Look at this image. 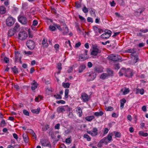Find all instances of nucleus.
Returning a JSON list of instances; mask_svg holds the SVG:
<instances>
[{
  "label": "nucleus",
  "instance_id": "obj_44",
  "mask_svg": "<svg viewBox=\"0 0 148 148\" xmlns=\"http://www.w3.org/2000/svg\"><path fill=\"white\" fill-rule=\"evenodd\" d=\"M32 27L33 28L34 27L36 26L37 25V21L36 20H34L33 21V23L32 24Z\"/></svg>",
  "mask_w": 148,
  "mask_h": 148
},
{
  "label": "nucleus",
  "instance_id": "obj_9",
  "mask_svg": "<svg viewBox=\"0 0 148 148\" xmlns=\"http://www.w3.org/2000/svg\"><path fill=\"white\" fill-rule=\"evenodd\" d=\"M81 97L84 102L88 101L89 100V98L88 95L85 93H83L81 94Z\"/></svg>",
  "mask_w": 148,
  "mask_h": 148
},
{
  "label": "nucleus",
  "instance_id": "obj_2",
  "mask_svg": "<svg viewBox=\"0 0 148 148\" xmlns=\"http://www.w3.org/2000/svg\"><path fill=\"white\" fill-rule=\"evenodd\" d=\"M109 57L110 60L114 62H119L122 59L121 56L118 54H111Z\"/></svg>",
  "mask_w": 148,
  "mask_h": 148
},
{
  "label": "nucleus",
  "instance_id": "obj_36",
  "mask_svg": "<svg viewBox=\"0 0 148 148\" xmlns=\"http://www.w3.org/2000/svg\"><path fill=\"white\" fill-rule=\"evenodd\" d=\"M49 128L48 125H45L42 127V130L45 131L47 130Z\"/></svg>",
  "mask_w": 148,
  "mask_h": 148
},
{
  "label": "nucleus",
  "instance_id": "obj_60",
  "mask_svg": "<svg viewBox=\"0 0 148 148\" xmlns=\"http://www.w3.org/2000/svg\"><path fill=\"white\" fill-rule=\"evenodd\" d=\"M73 68L72 67H70L69 68V69L67 70L68 73H71L73 71Z\"/></svg>",
  "mask_w": 148,
  "mask_h": 148
},
{
  "label": "nucleus",
  "instance_id": "obj_57",
  "mask_svg": "<svg viewBox=\"0 0 148 148\" xmlns=\"http://www.w3.org/2000/svg\"><path fill=\"white\" fill-rule=\"evenodd\" d=\"M25 54L27 55H31L32 54V53L30 51H25Z\"/></svg>",
  "mask_w": 148,
  "mask_h": 148
},
{
  "label": "nucleus",
  "instance_id": "obj_25",
  "mask_svg": "<svg viewBox=\"0 0 148 148\" xmlns=\"http://www.w3.org/2000/svg\"><path fill=\"white\" fill-rule=\"evenodd\" d=\"M107 72L108 73L107 74L108 75V76H113V72L112 70L110 69H108L107 70Z\"/></svg>",
  "mask_w": 148,
  "mask_h": 148
},
{
  "label": "nucleus",
  "instance_id": "obj_52",
  "mask_svg": "<svg viewBox=\"0 0 148 148\" xmlns=\"http://www.w3.org/2000/svg\"><path fill=\"white\" fill-rule=\"evenodd\" d=\"M49 135L52 138H53L54 134L52 130L50 131L49 132Z\"/></svg>",
  "mask_w": 148,
  "mask_h": 148
},
{
  "label": "nucleus",
  "instance_id": "obj_8",
  "mask_svg": "<svg viewBox=\"0 0 148 148\" xmlns=\"http://www.w3.org/2000/svg\"><path fill=\"white\" fill-rule=\"evenodd\" d=\"M133 75V74L132 70L130 69H127L125 73V76L128 77H130Z\"/></svg>",
  "mask_w": 148,
  "mask_h": 148
},
{
  "label": "nucleus",
  "instance_id": "obj_28",
  "mask_svg": "<svg viewBox=\"0 0 148 148\" xmlns=\"http://www.w3.org/2000/svg\"><path fill=\"white\" fill-rule=\"evenodd\" d=\"M99 143H105L106 144H107L108 143V142L107 141V138L106 137L103 138L100 141Z\"/></svg>",
  "mask_w": 148,
  "mask_h": 148
},
{
  "label": "nucleus",
  "instance_id": "obj_16",
  "mask_svg": "<svg viewBox=\"0 0 148 148\" xmlns=\"http://www.w3.org/2000/svg\"><path fill=\"white\" fill-rule=\"evenodd\" d=\"M127 69L125 68H123L121 69L119 72V74L120 76H122L123 75H125V73Z\"/></svg>",
  "mask_w": 148,
  "mask_h": 148
},
{
  "label": "nucleus",
  "instance_id": "obj_59",
  "mask_svg": "<svg viewBox=\"0 0 148 148\" xmlns=\"http://www.w3.org/2000/svg\"><path fill=\"white\" fill-rule=\"evenodd\" d=\"M106 110L107 111H111L113 110V108L112 107H108L107 108H106Z\"/></svg>",
  "mask_w": 148,
  "mask_h": 148
},
{
  "label": "nucleus",
  "instance_id": "obj_40",
  "mask_svg": "<svg viewBox=\"0 0 148 148\" xmlns=\"http://www.w3.org/2000/svg\"><path fill=\"white\" fill-rule=\"evenodd\" d=\"M98 53L97 51H92L91 52V54L94 56H96L98 53Z\"/></svg>",
  "mask_w": 148,
  "mask_h": 148
},
{
  "label": "nucleus",
  "instance_id": "obj_23",
  "mask_svg": "<svg viewBox=\"0 0 148 148\" xmlns=\"http://www.w3.org/2000/svg\"><path fill=\"white\" fill-rule=\"evenodd\" d=\"M79 58H81L82 59H83L84 60L88 59V57L87 56V55L85 54H81L80 56H79Z\"/></svg>",
  "mask_w": 148,
  "mask_h": 148
},
{
  "label": "nucleus",
  "instance_id": "obj_54",
  "mask_svg": "<svg viewBox=\"0 0 148 148\" xmlns=\"http://www.w3.org/2000/svg\"><path fill=\"white\" fill-rule=\"evenodd\" d=\"M58 68L59 70H61L62 69V64L61 63H59L58 64Z\"/></svg>",
  "mask_w": 148,
  "mask_h": 148
},
{
  "label": "nucleus",
  "instance_id": "obj_14",
  "mask_svg": "<svg viewBox=\"0 0 148 148\" xmlns=\"http://www.w3.org/2000/svg\"><path fill=\"white\" fill-rule=\"evenodd\" d=\"M138 86H137V88H136V94H138L139 92L141 95H143L144 93V90L143 88H141V89H139L138 88Z\"/></svg>",
  "mask_w": 148,
  "mask_h": 148
},
{
  "label": "nucleus",
  "instance_id": "obj_17",
  "mask_svg": "<svg viewBox=\"0 0 148 148\" xmlns=\"http://www.w3.org/2000/svg\"><path fill=\"white\" fill-rule=\"evenodd\" d=\"M96 75L95 73H92L89 75V79L90 80H93L96 77Z\"/></svg>",
  "mask_w": 148,
  "mask_h": 148
},
{
  "label": "nucleus",
  "instance_id": "obj_58",
  "mask_svg": "<svg viewBox=\"0 0 148 148\" xmlns=\"http://www.w3.org/2000/svg\"><path fill=\"white\" fill-rule=\"evenodd\" d=\"M115 136L117 137H120L121 136V134L119 132H115Z\"/></svg>",
  "mask_w": 148,
  "mask_h": 148
},
{
  "label": "nucleus",
  "instance_id": "obj_7",
  "mask_svg": "<svg viewBox=\"0 0 148 148\" xmlns=\"http://www.w3.org/2000/svg\"><path fill=\"white\" fill-rule=\"evenodd\" d=\"M97 129L96 128L94 127L93 128L92 130L91 131L88 130L87 131V132L91 135L92 136H94L97 135Z\"/></svg>",
  "mask_w": 148,
  "mask_h": 148
},
{
  "label": "nucleus",
  "instance_id": "obj_3",
  "mask_svg": "<svg viewBox=\"0 0 148 148\" xmlns=\"http://www.w3.org/2000/svg\"><path fill=\"white\" fill-rule=\"evenodd\" d=\"M16 19L10 16L6 20V23L7 25L8 26H11L14 23Z\"/></svg>",
  "mask_w": 148,
  "mask_h": 148
},
{
  "label": "nucleus",
  "instance_id": "obj_61",
  "mask_svg": "<svg viewBox=\"0 0 148 148\" xmlns=\"http://www.w3.org/2000/svg\"><path fill=\"white\" fill-rule=\"evenodd\" d=\"M60 124L58 123L56 124L55 126V129L59 130L60 129Z\"/></svg>",
  "mask_w": 148,
  "mask_h": 148
},
{
  "label": "nucleus",
  "instance_id": "obj_33",
  "mask_svg": "<svg viewBox=\"0 0 148 148\" xmlns=\"http://www.w3.org/2000/svg\"><path fill=\"white\" fill-rule=\"evenodd\" d=\"M42 45L45 46H47L48 45L47 41V40H46L45 38L43 39L42 41Z\"/></svg>",
  "mask_w": 148,
  "mask_h": 148
},
{
  "label": "nucleus",
  "instance_id": "obj_1",
  "mask_svg": "<svg viewBox=\"0 0 148 148\" xmlns=\"http://www.w3.org/2000/svg\"><path fill=\"white\" fill-rule=\"evenodd\" d=\"M28 37L27 32L25 31H20L18 35V39L21 41H23L27 39Z\"/></svg>",
  "mask_w": 148,
  "mask_h": 148
},
{
  "label": "nucleus",
  "instance_id": "obj_50",
  "mask_svg": "<svg viewBox=\"0 0 148 148\" xmlns=\"http://www.w3.org/2000/svg\"><path fill=\"white\" fill-rule=\"evenodd\" d=\"M12 70L14 73H18L17 69L16 66H14L12 68Z\"/></svg>",
  "mask_w": 148,
  "mask_h": 148
},
{
  "label": "nucleus",
  "instance_id": "obj_37",
  "mask_svg": "<svg viewBox=\"0 0 148 148\" xmlns=\"http://www.w3.org/2000/svg\"><path fill=\"white\" fill-rule=\"evenodd\" d=\"M75 7L77 8H79L81 7V4L79 3L78 2H75Z\"/></svg>",
  "mask_w": 148,
  "mask_h": 148
},
{
  "label": "nucleus",
  "instance_id": "obj_49",
  "mask_svg": "<svg viewBox=\"0 0 148 148\" xmlns=\"http://www.w3.org/2000/svg\"><path fill=\"white\" fill-rule=\"evenodd\" d=\"M4 61L6 63H9V58H7L6 57H5L4 58Z\"/></svg>",
  "mask_w": 148,
  "mask_h": 148
},
{
  "label": "nucleus",
  "instance_id": "obj_11",
  "mask_svg": "<svg viewBox=\"0 0 148 148\" xmlns=\"http://www.w3.org/2000/svg\"><path fill=\"white\" fill-rule=\"evenodd\" d=\"M31 84V89L34 92V90L37 88V83L34 80L32 82Z\"/></svg>",
  "mask_w": 148,
  "mask_h": 148
},
{
  "label": "nucleus",
  "instance_id": "obj_4",
  "mask_svg": "<svg viewBox=\"0 0 148 148\" xmlns=\"http://www.w3.org/2000/svg\"><path fill=\"white\" fill-rule=\"evenodd\" d=\"M104 33L101 35V37L103 39H107L111 36L112 32L110 30L106 29Z\"/></svg>",
  "mask_w": 148,
  "mask_h": 148
},
{
  "label": "nucleus",
  "instance_id": "obj_47",
  "mask_svg": "<svg viewBox=\"0 0 148 148\" xmlns=\"http://www.w3.org/2000/svg\"><path fill=\"white\" fill-rule=\"evenodd\" d=\"M82 11L85 13H87L88 12V9L86 7H84L83 8Z\"/></svg>",
  "mask_w": 148,
  "mask_h": 148
},
{
  "label": "nucleus",
  "instance_id": "obj_53",
  "mask_svg": "<svg viewBox=\"0 0 148 148\" xmlns=\"http://www.w3.org/2000/svg\"><path fill=\"white\" fill-rule=\"evenodd\" d=\"M54 97L57 99H61L62 98L61 95L58 94L54 95Z\"/></svg>",
  "mask_w": 148,
  "mask_h": 148
},
{
  "label": "nucleus",
  "instance_id": "obj_64",
  "mask_svg": "<svg viewBox=\"0 0 148 148\" xmlns=\"http://www.w3.org/2000/svg\"><path fill=\"white\" fill-rule=\"evenodd\" d=\"M134 60H136V61H135V63L137 62L138 61V56L137 55L135 56L134 58Z\"/></svg>",
  "mask_w": 148,
  "mask_h": 148
},
{
  "label": "nucleus",
  "instance_id": "obj_45",
  "mask_svg": "<svg viewBox=\"0 0 148 148\" xmlns=\"http://www.w3.org/2000/svg\"><path fill=\"white\" fill-rule=\"evenodd\" d=\"M54 25L55 26V27H57L59 30L60 31H61L62 30V28L59 25L57 24H54Z\"/></svg>",
  "mask_w": 148,
  "mask_h": 148
},
{
  "label": "nucleus",
  "instance_id": "obj_26",
  "mask_svg": "<svg viewBox=\"0 0 148 148\" xmlns=\"http://www.w3.org/2000/svg\"><path fill=\"white\" fill-rule=\"evenodd\" d=\"M103 114V112L101 111L99 112H96L94 113V115L97 116H101Z\"/></svg>",
  "mask_w": 148,
  "mask_h": 148
},
{
  "label": "nucleus",
  "instance_id": "obj_38",
  "mask_svg": "<svg viewBox=\"0 0 148 148\" xmlns=\"http://www.w3.org/2000/svg\"><path fill=\"white\" fill-rule=\"evenodd\" d=\"M70 84L68 83H63V86L64 88H68L69 87Z\"/></svg>",
  "mask_w": 148,
  "mask_h": 148
},
{
  "label": "nucleus",
  "instance_id": "obj_18",
  "mask_svg": "<svg viewBox=\"0 0 148 148\" xmlns=\"http://www.w3.org/2000/svg\"><path fill=\"white\" fill-rule=\"evenodd\" d=\"M23 136L25 142L27 143L28 142V137L27 134L26 133L23 134Z\"/></svg>",
  "mask_w": 148,
  "mask_h": 148
},
{
  "label": "nucleus",
  "instance_id": "obj_43",
  "mask_svg": "<svg viewBox=\"0 0 148 148\" xmlns=\"http://www.w3.org/2000/svg\"><path fill=\"white\" fill-rule=\"evenodd\" d=\"M90 13L92 16L96 17V14L95 10H91L90 11Z\"/></svg>",
  "mask_w": 148,
  "mask_h": 148
},
{
  "label": "nucleus",
  "instance_id": "obj_27",
  "mask_svg": "<svg viewBox=\"0 0 148 148\" xmlns=\"http://www.w3.org/2000/svg\"><path fill=\"white\" fill-rule=\"evenodd\" d=\"M121 91L122 92H123V94L125 95L127 94L128 93L130 90L128 88H125V89L124 91H123V89H121Z\"/></svg>",
  "mask_w": 148,
  "mask_h": 148
},
{
  "label": "nucleus",
  "instance_id": "obj_15",
  "mask_svg": "<svg viewBox=\"0 0 148 148\" xmlns=\"http://www.w3.org/2000/svg\"><path fill=\"white\" fill-rule=\"evenodd\" d=\"M94 71L97 73H100L103 71V69L102 68L96 67L94 68Z\"/></svg>",
  "mask_w": 148,
  "mask_h": 148
},
{
  "label": "nucleus",
  "instance_id": "obj_21",
  "mask_svg": "<svg viewBox=\"0 0 148 148\" xmlns=\"http://www.w3.org/2000/svg\"><path fill=\"white\" fill-rule=\"evenodd\" d=\"M76 111L79 116H81L82 114V112L81 108L80 107H77Z\"/></svg>",
  "mask_w": 148,
  "mask_h": 148
},
{
  "label": "nucleus",
  "instance_id": "obj_42",
  "mask_svg": "<svg viewBox=\"0 0 148 148\" xmlns=\"http://www.w3.org/2000/svg\"><path fill=\"white\" fill-rule=\"evenodd\" d=\"M49 28L51 30L53 31H54L56 29L55 27L53 25H50Z\"/></svg>",
  "mask_w": 148,
  "mask_h": 148
},
{
  "label": "nucleus",
  "instance_id": "obj_13",
  "mask_svg": "<svg viewBox=\"0 0 148 148\" xmlns=\"http://www.w3.org/2000/svg\"><path fill=\"white\" fill-rule=\"evenodd\" d=\"M13 29L16 32L20 29V26L17 23H15Z\"/></svg>",
  "mask_w": 148,
  "mask_h": 148
},
{
  "label": "nucleus",
  "instance_id": "obj_56",
  "mask_svg": "<svg viewBox=\"0 0 148 148\" xmlns=\"http://www.w3.org/2000/svg\"><path fill=\"white\" fill-rule=\"evenodd\" d=\"M56 103L58 104L61 103L62 104H63L65 103V101H64L62 100H60V101H56Z\"/></svg>",
  "mask_w": 148,
  "mask_h": 148
},
{
  "label": "nucleus",
  "instance_id": "obj_34",
  "mask_svg": "<svg viewBox=\"0 0 148 148\" xmlns=\"http://www.w3.org/2000/svg\"><path fill=\"white\" fill-rule=\"evenodd\" d=\"M139 134L142 136H148V134L147 133H144L143 131H140L139 132Z\"/></svg>",
  "mask_w": 148,
  "mask_h": 148
},
{
  "label": "nucleus",
  "instance_id": "obj_20",
  "mask_svg": "<svg viewBox=\"0 0 148 148\" xmlns=\"http://www.w3.org/2000/svg\"><path fill=\"white\" fill-rule=\"evenodd\" d=\"M86 67V65L85 64H82L81 65L79 69V73L82 72L83 70L85 69Z\"/></svg>",
  "mask_w": 148,
  "mask_h": 148
},
{
  "label": "nucleus",
  "instance_id": "obj_32",
  "mask_svg": "<svg viewBox=\"0 0 148 148\" xmlns=\"http://www.w3.org/2000/svg\"><path fill=\"white\" fill-rule=\"evenodd\" d=\"M84 137L87 139V141H90L91 140V138L87 134H85L84 135Z\"/></svg>",
  "mask_w": 148,
  "mask_h": 148
},
{
  "label": "nucleus",
  "instance_id": "obj_55",
  "mask_svg": "<svg viewBox=\"0 0 148 148\" xmlns=\"http://www.w3.org/2000/svg\"><path fill=\"white\" fill-rule=\"evenodd\" d=\"M43 98V97L42 95H38V102L41 100Z\"/></svg>",
  "mask_w": 148,
  "mask_h": 148
},
{
  "label": "nucleus",
  "instance_id": "obj_51",
  "mask_svg": "<svg viewBox=\"0 0 148 148\" xmlns=\"http://www.w3.org/2000/svg\"><path fill=\"white\" fill-rule=\"evenodd\" d=\"M93 29L95 31V32L97 33L98 32V31H99V30L100 29L98 28L97 27H93Z\"/></svg>",
  "mask_w": 148,
  "mask_h": 148
},
{
  "label": "nucleus",
  "instance_id": "obj_6",
  "mask_svg": "<svg viewBox=\"0 0 148 148\" xmlns=\"http://www.w3.org/2000/svg\"><path fill=\"white\" fill-rule=\"evenodd\" d=\"M18 21L23 25L26 24L27 22L26 18L23 16H19L18 18Z\"/></svg>",
  "mask_w": 148,
  "mask_h": 148
},
{
  "label": "nucleus",
  "instance_id": "obj_31",
  "mask_svg": "<svg viewBox=\"0 0 148 148\" xmlns=\"http://www.w3.org/2000/svg\"><path fill=\"white\" fill-rule=\"evenodd\" d=\"M136 50V49L133 48V49H129L125 51V52L127 53H132L134 52Z\"/></svg>",
  "mask_w": 148,
  "mask_h": 148
},
{
  "label": "nucleus",
  "instance_id": "obj_10",
  "mask_svg": "<svg viewBox=\"0 0 148 148\" xmlns=\"http://www.w3.org/2000/svg\"><path fill=\"white\" fill-rule=\"evenodd\" d=\"M64 106L58 107L56 111L58 113H63L65 111L66 108H65Z\"/></svg>",
  "mask_w": 148,
  "mask_h": 148
},
{
  "label": "nucleus",
  "instance_id": "obj_29",
  "mask_svg": "<svg viewBox=\"0 0 148 148\" xmlns=\"http://www.w3.org/2000/svg\"><path fill=\"white\" fill-rule=\"evenodd\" d=\"M94 118V116H87L85 118V119L89 121H91Z\"/></svg>",
  "mask_w": 148,
  "mask_h": 148
},
{
  "label": "nucleus",
  "instance_id": "obj_41",
  "mask_svg": "<svg viewBox=\"0 0 148 148\" xmlns=\"http://www.w3.org/2000/svg\"><path fill=\"white\" fill-rule=\"evenodd\" d=\"M65 142L66 143H70L71 142V138H66L65 140Z\"/></svg>",
  "mask_w": 148,
  "mask_h": 148
},
{
  "label": "nucleus",
  "instance_id": "obj_22",
  "mask_svg": "<svg viewBox=\"0 0 148 148\" xmlns=\"http://www.w3.org/2000/svg\"><path fill=\"white\" fill-rule=\"evenodd\" d=\"M16 32L13 29H11L9 30L8 32V36H11L14 35Z\"/></svg>",
  "mask_w": 148,
  "mask_h": 148
},
{
  "label": "nucleus",
  "instance_id": "obj_39",
  "mask_svg": "<svg viewBox=\"0 0 148 148\" xmlns=\"http://www.w3.org/2000/svg\"><path fill=\"white\" fill-rule=\"evenodd\" d=\"M69 90L68 89H66L65 91V97L66 98H67L68 97V94L69 92Z\"/></svg>",
  "mask_w": 148,
  "mask_h": 148
},
{
  "label": "nucleus",
  "instance_id": "obj_12",
  "mask_svg": "<svg viewBox=\"0 0 148 148\" xmlns=\"http://www.w3.org/2000/svg\"><path fill=\"white\" fill-rule=\"evenodd\" d=\"M64 27H62V29L64 31L62 32V33L64 35H66L68 32V29L65 24L64 25Z\"/></svg>",
  "mask_w": 148,
  "mask_h": 148
},
{
  "label": "nucleus",
  "instance_id": "obj_24",
  "mask_svg": "<svg viewBox=\"0 0 148 148\" xmlns=\"http://www.w3.org/2000/svg\"><path fill=\"white\" fill-rule=\"evenodd\" d=\"M6 8L3 6L0 7V13L1 14H4L6 12Z\"/></svg>",
  "mask_w": 148,
  "mask_h": 148
},
{
  "label": "nucleus",
  "instance_id": "obj_46",
  "mask_svg": "<svg viewBox=\"0 0 148 148\" xmlns=\"http://www.w3.org/2000/svg\"><path fill=\"white\" fill-rule=\"evenodd\" d=\"M114 68L115 69L118 70L120 68L119 64H116L114 65Z\"/></svg>",
  "mask_w": 148,
  "mask_h": 148
},
{
  "label": "nucleus",
  "instance_id": "obj_35",
  "mask_svg": "<svg viewBox=\"0 0 148 148\" xmlns=\"http://www.w3.org/2000/svg\"><path fill=\"white\" fill-rule=\"evenodd\" d=\"M112 133L109 134L107 136V139L109 141H110L112 139Z\"/></svg>",
  "mask_w": 148,
  "mask_h": 148
},
{
  "label": "nucleus",
  "instance_id": "obj_63",
  "mask_svg": "<svg viewBox=\"0 0 148 148\" xmlns=\"http://www.w3.org/2000/svg\"><path fill=\"white\" fill-rule=\"evenodd\" d=\"M64 108H66L65 111H70V108L69 107L67 106H64Z\"/></svg>",
  "mask_w": 148,
  "mask_h": 148
},
{
  "label": "nucleus",
  "instance_id": "obj_19",
  "mask_svg": "<svg viewBox=\"0 0 148 148\" xmlns=\"http://www.w3.org/2000/svg\"><path fill=\"white\" fill-rule=\"evenodd\" d=\"M108 75L106 73H103L100 76V78L102 79H104L108 77Z\"/></svg>",
  "mask_w": 148,
  "mask_h": 148
},
{
  "label": "nucleus",
  "instance_id": "obj_30",
  "mask_svg": "<svg viewBox=\"0 0 148 148\" xmlns=\"http://www.w3.org/2000/svg\"><path fill=\"white\" fill-rule=\"evenodd\" d=\"M14 54L15 59L17 60L19 58L20 53L18 51H15L14 52Z\"/></svg>",
  "mask_w": 148,
  "mask_h": 148
},
{
  "label": "nucleus",
  "instance_id": "obj_62",
  "mask_svg": "<svg viewBox=\"0 0 148 148\" xmlns=\"http://www.w3.org/2000/svg\"><path fill=\"white\" fill-rule=\"evenodd\" d=\"M87 21L89 22L92 23L93 22L92 18L90 17H88L87 18Z\"/></svg>",
  "mask_w": 148,
  "mask_h": 148
},
{
  "label": "nucleus",
  "instance_id": "obj_48",
  "mask_svg": "<svg viewBox=\"0 0 148 148\" xmlns=\"http://www.w3.org/2000/svg\"><path fill=\"white\" fill-rule=\"evenodd\" d=\"M23 114H25V115H27V116H29V112L27 110H23Z\"/></svg>",
  "mask_w": 148,
  "mask_h": 148
},
{
  "label": "nucleus",
  "instance_id": "obj_5",
  "mask_svg": "<svg viewBox=\"0 0 148 148\" xmlns=\"http://www.w3.org/2000/svg\"><path fill=\"white\" fill-rule=\"evenodd\" d=\"M26 44L27 47L31 49H34L35 46V44L34 41L31 40H27Z\"/></svg>",
  "mask_w": 148,
  "mask_h": 148
}]
</instances>
